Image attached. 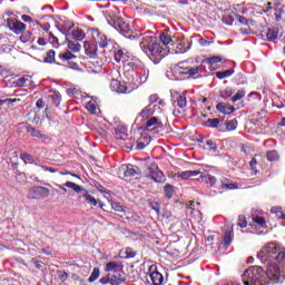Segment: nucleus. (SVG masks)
<instances>
[{
	"mask_svg": "<svg viewBox=\"0 0 285 285\" xmlns=\"http://www.w3.org/2000/svg\"><path fill=\"white\" fill-rule=\"evenodd\" d=\"M281 277L282 271L278 265H269L266 267V271L261 266H252L242 275L244 285L277 284Z\"/></svg>",
	"mask_w": 285,
	"mask_h": 285,
	"instance_id": "f257e3e1",
	"label": "nucleus"
},
{
	"mask_svg": "<svg viewBox=\"0 0 285 285\" xmlns=\"http://www.w3.org/2000/svg\"><path fill=\"white\" fill-rule=\"evenodd\" d=\"M89 32L94 43L99 46V48H102L105 52H110L117 63H124L131 57L130 53L125 52L117 42L112 41V39L108 38V36L99 29L92 28Z\"/></svg>",
	"mask_w": 285,
	"mask_h": 285,
	"instance_id": "f03ea898",
	"label": "nucleus"
},
{
	"mask_svg": "<svg viewBox=\"0 0 285 285\" xmlns=\"http://www.w3.org/2000/svg\"><path fill=\"white\" fill-rule=\"evenodd\" d=\"M257 258L262 264H266L267 267L285 264V249L275 243H268L258 252Z\"/></svg>",
	"mask_w": 285,
	"mask_h": 285,
	"instance_id": "7ed1b4c3",
	"label": "nucleus"
},
{
	"mask_svg": "<svg viewBox=\"0 0 285 285\" xmlns=\"http://www.w3.org/2000/svg\"><path fill=\"white\" fill-rule=\"evenodd\" d=\"M140 48H142L144 52L151 59V61H154V63H159V61L164 59V47H161L157 37H144L140 42Z\"/></svg>",
	"mask_w": 285,
	"mask_h": 285,
	"instance_id": "20e7f679",
	"label": "nucleus"
},
{
	"mask_svg": "<svg viewBox=\"0 0 285 285\" xmlns=\"http://www.w3.org/2000/svg\"><path fill=\"white\" fill-rule=\"evenodd\" d=\"M142 177L151 179V181H155L156 184H166V175L159 169V165L155 161L146 163V170L144 171Z\"/></svg>",
	"mask_w": 285,
	"mask_h": 285,
	"instance_id": "39448f33",
	"label": "nucleus"
},
{
	"mask_svg": "<svg viewBox=\"0 0 285 285\" xmlns=\"http://www.w3.org/2000/svg\"><path fill=\"white\" fill-rule=\"evenodd\" d=\"M115 77H121L119 71L115 70L109 73L110 90H112V92H118V95H126V92H128V86H126V82H121L119 78Z\"/></svg>",
	"mask_w": 285,
	"mask_h": 285,
	"instance_id": "423d86ee",
	"label": "nucleus"
},
{
	"mask_svg": "<svg viewBox=\"0 0 285 285\" xmlns=\"http://www.w3.org/2000/svg\"><path fill=\"white\" fill-rule=\"evenodd\" d=\"M58 59L60 62H57V66H63L65 68H70L71 70H79V63L75 62L72 59H77L75 53L67 51L59 53Z\"/></svg>",
	"mask_w": 285,
	"mask_h": 285,
	"instance_id": "0eeeda50",
	"label": "nucleus"
},
{
	"mask_svg": "<svg viewBox=\"0 0 285 285\" xmlns=\"http://www.w3.org/2000/svg\"><path fill=\"white\" fill-rule=\"evenodd\" d=\"M204 70V65L198 66H188L186 62H179L178 68H176L177 75H188V77H195V75H199Z\"/></svg>",
	"mask_w": 285,
	"mask_h": 285,
	"instance_id": "6e6552de",
	"label": "nucleus"
},
{
	"mask_svg": "<svg viewBox=\"0 0 285 285\" xmlns=\"http://www.w3.org/2000/svg\"><path fill=\"white\" fill-rule=\"evenodd\" d=\"M50 197V189L43 186H33L29 189L27 199H46Z\"/></svg>",
	"mask_w": 285,
	"mask_h": 285,
	"instance_id": "1a4fd4ad",
	"label": "nucleus"
},
{
	"mask_svg": "<svg viewBox=\"0 0 285 285\" xmlns=\"http://www.w3.org/2000/svg\"><path fill=\"white\" fill-rule=\"evenodd\" d=\"M139 66H141V60H139V58L131 55V57L124 62L125 77H130V72L135 75V70H137Z\"/></svg>",
	"mask_w": 285,
	"mask_h": 285,
	"instance_id": "9d476101",
	"label": "nucleus"
},
{
	"mask_svg": "<svg viewBox=\"0 0 285 285\" xmlns=\"http://www.w3.org/2000/svg\"><path fill=\"white\" fill-rule=\"evenodd\" d=\"M7 28L13 32V35H23V31L27 30L26 23L17 20V18H8L7 21Z\"/></svg>",
	"mask_w": 285,
	"mask_h": 285,
	"instance_id": "9b49d317",
	"label": "nucleus"
},
{
	"mask_svg": "<svg viewBox=\"0 0 285 285\" xmlns=\"http://www.w3.org/2000/svg\"><path fill=\"white\" fill-rule=\"evenodd\" d=\"M259 37L263 41H275L279 37L278 27H264L261 30Z\"/></svg>",
	"mask_w": 285,
	"mask_h": 285,
	"instance_id": "f8f14e48",
	"label": "nucleus"
},
{
	"mask_svg": "<svg viewBox=\"0 0 285 285\" xmlns=\"http://www.w3.org/2000/svg\"><path fill=\"white\" fill-rule=\"evenodd\" d=\"M149 279L153 285L166 284V278H164V275L157 269L156 265L149 267Z\"/></svg>",
	"mask_w": 285,
	"mask_h": 285,
	"instance_id": "ddd939ff",
	"label": "nucleus"
},
{
	"mask_svg": "<svg viewBox=\"0 0 285 285\" xmlns=\"http://www.w3.org/2000/svg\"><path fill=\"white\" fill-rule=\"evenodd\" d=\"M66 39L67 41H83L86 39V32L78 27H73L71 31L66 35Z\"/></svg>",
	"mask_w": 285,
	"mask_h": 285,
	"instance_id": "4468645a",
	"label": "nucleus"
},
{
	"mask_svg": "<svg viewBox=\"0 0 285 285\" xmlns=\"http://www.w3.org/2000/svg\"><path fill=\"white\" fill-rule=\"evenodd\" d=\"M114 28H116V30L120 32V35H129L130 32V24L124 21V19L121 18H117L114 21Z\"/></svg>",
	"mask_w": 285,
	"mask_h": 285,
	"instance_id": "2eb2a0df",
	"label": "nucleus"
},
{
	"mask_svg": "<svg viewBox=\"0 0 285 285\" xmlns=\"http://www.w3.org/2000/svg\"><path fill=\"white\" fill-rule=\"evenodd\" d=\"M110 284L119 285L126 282V274L121 269L115 271L112 274H109Z\"/></svg>",
	"mask_w": 285,
	"mask_h": 285,
	"instance_id": "dca6fc26",
	"label": "nucleus"
},
{
	"mask_svg": "<svg viewBox=\"0 0 285 285\" xmlns=\"http://www.w3.org/2000/svg\"><path fill=\"white\" fill-rule=\"evenodd\" d=\"M115 139L126 141V139H128V128L124 125H118L115 128Z\"/></svg>",
	"mask_w": 285,
	"mask_h": 285,
	"instance_id": "f3484780",
	"label": "nucleus"
},
{
	"mask_svg": "<svg viewBox=\"0 0 285 285\" xmlns=\"http://www.w3.org/2000/svg\"><path fill=\"white\" fill-rule=\"evenodd\" d=\"M174 46H176V52L178 55H184V52H188L190 50V41L183 39V40H177Z\"/></svg>",
	"mask_w": 285,
	"mask_h": 285,
	"instance_id": "a211bd4d",
	"label": "nucleus"
},
{
	"mask_svg": "<svg viewBox=\"0 0 285 285\" xmlns=\"http://www.w3.org/2000/svg\"><path fill=\"white\" fill-rule=\"evenodd\" d=\"M137 175H140L141 177V168L131 164L126 166V169L124 170V177H135Z\"/></svg>",
	"mask_w": 285,
	"mask_h": 285,
	"instance_id": "6ab92c4d",
	"label": "nucleus"
},
{
	"mask_svg": "<svg viewBox=\"0 0 285 285\" xmlns=\"http://www.w3.org/2000/svg\"><path fill=\"white\" fill-rule=\"evenodd\" d=\"M145 128L147 130L150 128H153V130H159V128H164V122H161V120H159L157 117H151L147 120Z\"/></svg>",
	"mask_w": 285,
	"mask_h": 285,
	"instance_id": "aec40b11",
	"label": "nucleus"
},
{
	"mask_svg": "<svg viewBox=\"0 0 285 285\" xmlns=\"http://www.w3.org/2000/svg\"><path fill=\"white\" fill-rule=\"evenodd\" d=\"M220 188L222 190H237L239 185L237 183L230 181L228 178H224L220 180Z\"/></svg>",
	"mask_w": 285,
	"mask_h": 285,
	"instance_id": "412c9836",
	"label": "nucleus"
},
{
	"mask_svg": "<svg viewBox=\"0 0 285 285\" xmlns=\"http://www.w3.org/2000/svg\"><path fill=\"white\" fill-rule=\"evenodd\" d=\"M216 109L218 112H222L223 115H233L235 112V107L234 106H228L226 102H218L216 105Z\"/></svg>",
	"mask_w": 285,
	"mask_h": 285,
	"instance_id": "4be33fe9",
	"label": "nucleus"
},
{
	"mask_svg": "<svg viewBox=\"0 0 285 285\" xmlns=\"http://www.w3.org/2000/svg\"><path fill=\"white\" fill-rule=\"evenodd\" d=\"M27 132L31 137H37L38 139H48V136L46 134L41 132V130H39L32 126L27 127Z\"/></svg>",
	"mask_w": 285,
	"mask_h": 285,
	"instance_id": "5701e85b",
	"label": "nucleus"
},
{
	"mask_svg": "<svg viewBox=\"0 0 285 285\" xmlns=\"http://www.w3.org/2000/svg\"><path fill=\"white\" fill-rule=\"evenodd\" d=\"M85 199L87 204H90V206H97L98 202L97 198H95L86 189L81 191V195L79 196V199Z\"/></svg>",
	"mask_w": 285,
	"mask_h": 285,
	"instance_id": "b1692460",
	"label": "nucleus"
},
{
	"mask_svg": "<svg viewBox=\"0 0 285 285\" xmlns=\"http://www.w3.org/2000/svg\"><path fill=\"white\" fill-rule=\"evenodd\" d=\"M49 92L50 94L48 96V99H51L53 106H56V108H59L61 104V94L57 90H50Z\"/></svg>",
	"mask_w": 285,
	"mask_h": 285,
	"instance_id": "393cba45",
	"label": "nucleus"
},
{
	"mask_svg": "<svg viewBox=\"0 0 285 285\" xmlns=\"http://www.w3.org/2000/svg\"><path fill=\"white\" fill-rule=\"evenodd\" d=\"M202 171L199 170H186V171H178L176 174L177 177L180 179H190V177H197V175H200Z\"/></svg>",
	"mask_w": 285,
	"mask_h": 285,
	"instance_id": "a878e982",
	"label": "nucleus"
},
{
	"mask_svg": "<svg viewBox=\"0 0 285 285\" xmlns=\"http://www.w3.org/2000/svg\"><path fill=\"white\" fill-rule=\"evenodd\" d=\"M56 55H57V52L55 51V49H50L49 51H47L43 62L45 63H56V65L61 62V60H57Z\"/></svg>",
	"mask_w": 285,
	"mask_h": 285,
	"instance_id": "bb28decb",
	"label": "nucleus"
},
{
	"mask_svg": "<svg viewBox=\"0 0 285 285\" xmlns=\"http://www.w3.org/2000/svg\"><path fill=\"white\" fill-rule=\"evenodd\" d=\"M97 47L98 45H90V42H85V52L88 57H97Z\"/></svg>",
	"mask_w": 285,
	"mask_h": 285,
	"instance_id": "cd10ccee",
	"label": "nucleus"
},
{
	"mask_svg": "<svg viewBox=\"0 0 285 285\" xmlns=\"http://www.w3.org/2000/svg\"><path fill=\"white\" fill-rule=\"evenodd\" d=\"M148 101H149L148 106L150 107H153L154 104H158V107L166 106V101H164V99H161L157 94L150 95L148 98Z\"/></svg>",
	"mask_w": 285,
	"mask_h": 285,
	"instance_id": "c85d7f7f",
	"label": "nucleus"
},
{
	"mask_svg": "<svg viewBox=\"0 0 285 285\" xmlns=\"http://www.w3.org/2000/svg\"><path fill=\"white\" fill-rule=\"evenodd\" d=\"M73 28H75V23L73 22H71V21H63L60 24V32L66 36L69 32H71Z\"/></svg>",
	"mask_w": 285,
	"mask_h": 285,
	"instance_id": "c756f323",
	"label": "nucleus"
},
{
	"mask_svg": "<svg viewBox=\"0 0 285 285\" xmlns=\"http://www.w3.org/2000/svg\"><path fill=\"white\" fill-rule=\"evenodd\" d=\"M198 181H200V184H208L209 186H215V184H217V178L215 176H210V175H206V176H200L198 178Z\"/></svg>",
	"mask_w": 285,
	"mask_h": 285,
	"instance_id": "7c9ffc66",
	"label": "nucleus"
},
{
	"mask_svg": "<svg viewBox=\"0 0 285 285\" xmlns=\"http://www.w3.org/2000/svg\"><path fill=\"white\" fill-rule=\"evenodd\" d=\"M234 237H235V234L233 233V230L225 232V235L223 238V245L225 246V248H228V246H230V244H233Z\"/></svg>",
	"mask_w": 285,
	"mask_h": 285,
	"instance_id": "2f4dec72",
	"label": "nucleus"
},
{
	"mask_svg": "<svg viewBox=\"0 0 285 285\" xmlns=\"http://www.w3.org/2000/svg\"><path fill=\"white\" fill-rule=\"evenodd\" d=\"M153 115H155V109H153V107L148 105L141 110V112L139 114V117H141L142 119H150Z\"/></svg>",
	"mask_w": 285,
	"mask_h": 285,
	"instance_id": "473e14b6",
	"label": "nucleus"
},
{
	"mask_svg": "<svg viewBox=\"0 0 285 285\" xmlns=\"http://www.w3.org/2000/svg\"><path fill=\"white\" fill-rule=\"evenodd\" d=\"M215 75H216L217 79H227V77H233V75H235V70L234 69H227V70H224V71H217Z\"/></svg>",
	"mask_w": 285,
	"mask_h": 285,
	"instance_id": "72a5a7b5",
	"label": "nucleus"
},
{
	"mask_svg": "<svg viewBox=\"0 0 285 285\" xmlns=\"http://www.w3.org/2000/svg\"><path fill=\"white\" fill-rule=\"evenodd\" d=\"M160 41L164 46H175V41H173V38L168 33H160Z\"/></svg>",
	"mask_w": 285,
	"mask_h": 285,
	"instance_id": "f704fd0d",
	"label": "nucleus"
},
{
	"mask_svg": "<svg viewBox=\"0 0 285 285\" xmlns=\"http://www.w3.org/2000/svg\"><path fill=\"white\" fill-rule=\"evenodd\" d=\"M176 104L178 108H186V106H188V101L186 100V94H179L176 97Z\"/></svg>",
	"mask_w": 285,
	"mask_h": 285,
	"instance_id": "c9c22d12",
	"label": "nucleus"
},
{
	"mask_svg": "<svg viewBox=\"0 0 285 285\" xmlns=\"http://www.w3.org/2000/svg\"><path fill=\"white\" fill-rule=\"evenodd\" d=\"M164 193L166 199H173V195H175V187L170 184H166L164 186Z\"/></svg>",
	"mask_w": 285,
	"mask_h": 285,
	"instance_id": "e433bc0d",
	"label": "nucleus"
},
{
	"mask_svg": "<svg viewBox=\"0 0 285 285\" xmlns=\"http://www.w3.org/2000/svg\"><path fill=\"white\" fill-rule=\"evenodd\" d=\"M272 215L274 216L275 219H285V214L282 210V207H273L271 209Z\"/></svg>",
	"mask_w": 285,
	"mask_h": 285,
	"instance_id": "4c0bfd02",
	"label": "nucleus"
},
{
	"mask_svg": "<svg viewBox=\"0 0 285 285\" xmlns=\"http://www.w3.org/2000/svg\"><path fill=\"white\" fill-rule=\"evenodd\" d=\"M119 268H120L119 263L112 261V262L107 263L105 271L107 273H115V271H120Z\"/></svg>",
	"mask_w": 285,
	"mask_h": 285,
	"instance_id": "58836bf2",
	"label": "nucleus"
},
{
	"mask_svg": "<svg viewBox=\"0 0 285 285\" xmlns=\"http://www.w3.org/2000/svg\"><path fill=\"white\" fill-rule=\"evenodd\" d=\"M16 86H18V88H23L26 86H30V77L29 76H23V77L19 78L16 81Z\"/></svg>",
	"mask_w": 285,
	"mask_h": 285,
	"instance_id": "ea45409f",
	"label": "nucleus"
},
{
	"mask_svg": "<svg viewBox=\"0 0 285 285\" xmlns=\"http://www.w3.org/2000/svg\"><path fill=\"white\" fill-rule=\"evenodd\" d=\"M101 275V272L99 271V267H95L91 272L88 282L89 284H92L94 282H97L99 279V276Z\"/></svg>",
	"mask_w": 285,
	"mask_h": 285,
	"instance_id": "a19ab883",
	"label": "nucleus"
},
{
	"mask_svg": "<svg viewBox=\"0 0 285 285\" xmlns=\"http://www.w3.org/2000/svg\"><path fill=\"white\" fill-rule=\"evenodd\" d=\"M244 97H246V89H239V90L229 99V101H232L233 104H235V101H239L240 99H244Z\"/></svg>",
	"mask_w": 285,
	"mask_h": 285,
	"instance_id": "79ce46f5",
	"label": "nucleus"
},
{
	"mask_svg": "<svg viewBox=\"0 0 285 285\" xmlns=\"http://www.w3.org/2000/svg\"><path fill=\"white\" fill-rule=\"evenodd\" d=\"M85 108L90 115H97V102L95 100L88 101Z\"/></svg>",
	"mask_w": 285,
	"mask_h": 285,
	"instance_id": "37998d69",
	"label": "nucleus"
},
{
	"mask_svg": "<svg viewBox=\"0 0 285 285\" xmlns=\"http://www.w3.org/2000/svg\"><path fill=\"white\" fill-rule=\"evenodd\" d=\"M266 157L268 161H278L279 160V153L273 149L266 153Z\"/></svg>",
	"mask_w": 285,
	"mask_h": 285,
	"instance_id": "c03bdc74",
	"label": "nucleus"
},
{
	"mask_svg": "<svg viewBox=\"0 0 285 285\" xmlns=\"http://www.w3.org/2000/svg\"><path fill=\"white\" fill-rule=\"evenodd\" d=\"M65 186L67 188H71V190H73L75 193H83V188H81V186L77 185V183L67 181V183H65Z\"/></svg>",
	"mask_w": 285,
	"mask_h": 285,
	"instance_id": "a18cd8bd",
	"label": "nucleus"
},
{
	"mask_svg": "<svg viewBox=\"0 0 285 285\" xmlns=\"http://www.w3.org/2000/svg\"><path fill=\"white\" fill-rule=\"evenodd\" d=\"M206 128H218L219 119L218 118H209L205 122Z\"/></svg>",
	"mask_w": 285,
	"mask_h": 285,
	"instance_id": "49530a36",
	"label": "nucleus"
},
{
	"mask_svg": "<svg viewBox=\"0 0 285 285\" xmlns=\"http://www.w3.org/2000/svg\"><path fill=\"white\" fill-rule=\"evenodd\" d=\"M222 61H224V58L219 56H214L206 59V62L209 63V66H215V63H222Z\"/></svg>",
	"mask_w": 285,
	"mask_h": 285,
	"instance_id": "de8ad7c7",
	"label": "nucleus"
},
{
	"mask_svg": "<svg viewBox=\"0 0 285 285\" xmlns=\"http://www.w3.org/2000/svg\"><path fill=\"white\" fill-rule=\"evenodd\" d=\"M76 42L77 41H68V49L71 50V52H79V50H81V45Z\"/></svg>",
	"mask_w": 285,
	"mask_h": 285,
	"instance_id": "09e8293b",
	"label": "nucleus"
},
{
	"mask_svg": "<svg viewBox=\"0 0 285 285\" xmlns=\"http://www.w3.org/2000/svg\"><path fill=\"white\" fill-rule=\"evenodd\" d=\"M173 115H174V117H185L186 108H181V107L177 106L174 108Z\"/></svg>",
	"mask_w": 285,
	"mask_h": 285,
	"instance_id": "8fccbe9b",
	"label": "nucleus"
},
{
	"mask_svg": "<svg viewBox=\"0 0 285 285\" xmlns=\"http://www.w3.org/2000/svg\"><path fill=\"white\" fill-rule=\"evenodd\" d=\"M253 219H254V224H257L259 228H266V218L262 216H256Z\"/></svg>",
	"mask_w": 285,
	"mask_h": 285,
	"instance_id": "3c124183",
	"label": "nucleus"
},
{
	"mask_svg": "<svg viewBox=\"0 0 285 285\" xmlns=\"http://www.w3.org/2000/svg\"><path fill=\"white\" fill-rule=\"evenodd\" d=\"M236 19L242 26H250V23H253V20H249L244 16L236 14Z\"/></svg>",
	"mask_w": 285,
	"mask_h": 285,
	"instance_id": "603ef678",
	"label": "nucleus"
},
{
	"mask_svg": "<svg viewBox=\"0 0 285 285\" xmlns=\"http://www.w3.org/2000/svg\"><path fill=\"white\" fill-rule=\"evenodd\" d=\"M220 99H230L233 97V90L230 89H223L219 91Z\"/></svg>",
	"mask_w": 285,
	"mask_h": 285,
	"instance_id": "864d4df0",
	"label": "nucleus"
},
{
	"mask_svg": "<svg viewBox=\"0 0 285 285\" xmlns=\"http://www.w3.org/2000/svg\"><path fill=\"white\" fill-rule=\"evenodd\" d=\"M149 206H150L151 210H155V213H156L157 215H161V205H159V203H157V202H150V203H149Z\"/></svg>",
	"mask_w": 285,
	"mask_h": 285,
	"instance_id": "5fc2aeb1",
	"label": "nucleus"
},
{
	"mask_svg": "<svg viewBox=\"0 0 285 285\" xmlns=\"http://www.w3.org/2000/svg\"><path fill=\"white\" fill-rule=\"evenodd\" d=\"M225 128L226 130L230 131V130H235L237 128V120H229L225 122Z\"/></svg>",
	"mask_w": 285,
	"mask_h": 285,
	"instance_id": "6e6d98bb",
	"label": "nucleus"
},
{
	"mask_svg": "<svg viewBox=\"0 0 285 285\" xmlns=\"http://www.w3.org/2000/svg\"><path fill=\"white\" fill-rule=\"evenodd\" d=\"M20 159H22V161L24 164H32L33 159H32V156L30 154H20Z\"/></svg>",
	"mask_w": 285,
	"mask_h": 285,
	"instance_id": "4d7b16f0",
	"label": "nucleus"
},
{
	"mask_svg": "<svg viewBox=\"0 0 285 285\" xmlns=\"http://www.w3.org/2000/svg\"><path fill=\"white\" fill-rule=\"evenodd\" d=\"M238 226H239V228H246V226H248V222L246 220V216H244V215L238 216Z\"/></svg>",
	"mask_w": 285,
	"mask_h": 285,
	"instance_id": "13d9d810",
	"label": "nucleus"
},
{
	"mask_svg": "<svg viewBox=\"0 0 285 285\" xmlns=\"http://www.w3.org/2000/svg\"><path fill=\"white\" fill-rule=\"evenodd\" d=\"M36 108L38 110H43V108H48V105H46V101L43 100V98H40L36 102Z\"/></svg>",
	"mask_w": 285,
	"mask_h": 285,
	"instance_id": "bf43d9fd",
	"label": "nucleus"
},
{
	"mask_svg": "<svg viewBox=\"0 0 285 285\" xmlns=\"http://www.w3.org/2000/svg\"><path fill=\"white\" fill-rule=\"evenodd\" d=\"M284 14H285L284 9H276V11H275L276 21H282V19H284Z\"/></svg>",
	"mask_w": 285,
	"mask_h": 285,
	"instance_id": "052dcab7",
	"label": "nucleus"
},
{
	"mask_svg": "<svg viewBox=\"0 0 285 285\" xmlns=\"http://www.w3.org/2000/svg\"><path fill=\"white\" fill-rule=\"evenodd\" d=\"M206 146L208 147V150H213L214 153L217 151V144L213 141V139L207 140Z\"/></svg>",
	"mask_w": 285,
	"mask_h": 285,
	"instance_id": "680f3d73",
	"label": "nucleus"
},
{
	"mask_svg": "<svg viewBox=\"0 0 285 285\" xmlns=\"http://www.w3.org/2000/svg\"><path fill=\"white\" fill-rule=\"evenodd\" d=\"M111 208L116 210V213H124V206L117 202L111 203Z\"/></svg>",
	"mask_w": 285,
	"mask_h": 285,
	"instance_id": "e2e57ef3",
	"label": "nucleus"
},
{
	"mask_svg": "<svg viewBox=\"0 0 285 285\" xmlns=\"http://www.w3.org/2000/svg\"><path fill=\"white\" fill-rule=\"evenodd\" d=\"M68 273L63 272V271H59L58 272V279H60V282H68Z\"/></svg>",
	"mask_w": 285,
	"mask_h": 285,
	"instance_id": "0e129e2a",
	"label": "nucleus"
},
{
	"mask_svg": "<svg viewBox=\"0 0 285 285\" xmlns=\"http://www.w3.org/2000/svg\"><path fill=\"white\" fill-rule=\"evenodd\" d=\"M164 107H165V106H159V104H154V105L151 106V110H154V114H155V112H164Z\"/></svg>",
	"mask_w": 285,
	"mask_h": 285,
	"instance_id": "69168bd1",
	"label": "nucleus"
},
{
	"mask_svg": "<svg viewBox=\"0 0 285 285\" xmlns=\"http://www.w3.org/2000/svg\"><path fill=\"white\" fill-rule=\"evenodd\" d=\"M21 20L24 22V23H35V20L32 19V17L28 16V14H22L21 16Z\"/></svg>",
	"mask_w": 285,
	"mask_h": 285,
	"instance_id": "338daca9",
	"label": "nucleus"
},
{
	"mask_svg": "<svg viewBox=\"0 0 285 285\" xmlns=\"http://www.w3.org/2000/svg\"><path fill=\"white\" fill-rule=\"evenodd\" d=\"M99 284H101V285L110 284V274H108V275L105 276V277H101V278L99 279Z\"/></svg>",
	"mask_w": 285,
	"mask_h": 285,
	"instance_id": "774afa93",
	"label": "nucleus"
}]
</instances>
